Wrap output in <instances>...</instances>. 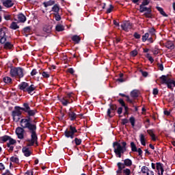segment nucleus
Returning a JSON list of instances; mask_svg holds the SVG:
<instances>
[{"label": "nucleus", "mask_w": 175, "mask_h": 175, "mask_svg": "<svg viewBox=\"0 0 175 175\" xmlns=\"http://www.w3.org/2000/svg\"><path fill=\"white\" fill-rule=\"evenodd\" d=\"M147 133L152 137L153 142H155V140H157V138H155V135L154 134V131L152 130H148Z\"/></svg>", "instance_id": "obj_25"}, {"label": "nucleus", "mask_w": 175, "mask_h": 175, "mask_svg": "<svg viewBox=\"0 0 175 175\" xmlns=\"http://www.w3.org/2000/svg\"><path fill=\"white\" fill-rule=\"evenodd\" d=\"M22 151L25 155V157H30L31 156V150H29V148L28 147H24L22 149Z\"/></svg>", "instance_id": "obj_15"}, {"label": "nucleus", "mask_w": 175, "mask_h": 175, "mask_svg": "<svg viewBox=\"0 0 175 175\" xmlns=\"http://www.w3.org/2000/svg\"><path fill=\"white\" fill-rule=\"evenodd\" d=\"M120 96H126V101L127 102H129L130 103H132V100H131V98H129V96H126L125 94H122V93H120L119 94Z\"/></svg>", "instance_id": "obj_48"}, {"label": "nucleus", "mask_w": 175, "mask_h": 175, "mask_svg": "<svg viewBox=\"0 0 175 175\" xmlns=\"http://www.w3.org/2000/svg\"><path fill=\"white\" fill-rule=\"evenodd\" d=\"M12 47H13V45L10 42H5V49H12Z\"/></svg>", "instance_id": "obj_51"}, {"label": "nucleus", "mask_w": 175, "mask_h": 175, "mask_svg": "<svg viewBox=\"0 0 175 175\" xmlns=\"http://www.w3.org/2000/svg\"><path fill=\"white\" fill-rule=\"evenodd\" d=\"M5 42H6V36L0 37V43H1V44H3V43H5Z\"/></svg>", "instance_id": "obj_50"}, {"label": "nucleus", "mask_w": 175, "mask_h": 175, "mask_svg": "<svg viewBox=\"0 0 175 175\" xmlns=\"http://www.w3.org/2000/svg\"><path fill=\"white\" fill-rule=\"evenodd\" d=\"M131 96L132 98H137L139 96V91L134 90L131 92Z\"/></svg>", "instance_id": "obj_26"}, {"label": "nucleus", "mask_w": 175, "mask_h": 175, "mask_svg": "<svg viewBox=\"0 0 175 175\" xmlns=\"http://www.w3.org/2000/svg\"><path fill=\"white\" fill-rule=\"evenodd\" d=\"M4 83H5V84H10V83H12V78L9 77H5L3 79Z\"/></svg>", "instance_id": "obj_31"}, {"label": "nucleus", "mask_w": 175, "mask_h": 175, "mask_svg": "<svg viewBox=\"0 0 175 175\" xmlns=\"http://www.w3.org/2000/svg\"><path fill=\"white\" fill-rule=\"evenodd\" d=\"M3 5L5 8H12L14 5V1L12 0H1Z\"/></svg>", "instance_id": "obj_12"}, {"label": "nucleus", "mask_w": 175, "mask_h": 175, "mask_svg": "<svg viewBox=\"0 0 175 175\" xmlns=\"http://www.w3.org/2000/svg\"><path fill=\"white\" fill-rule=\"evenodd\" d=\"M123 165H124V167L127 166L128 167H129L132 165V160H131L130 159H124Z\"/></svg>", "instance_id": "obj_21"}, {"label": "nucleus", "mask_w": 175, "mask_h": 175, "mask_svg": "<svg viewBox=\"0 0 175 175\" xmlns=\"http://www.w3.org/2000/svg\"><path fill=\"white\" fill-rule=\"evenodd\" d=\"M128 122H129V120H128V119L122 120V124L123 125H126V124H128Z\"/></svg>", "instance_id": "obj_58"}, {"label": "nucleus", "mask_w": 175, "mask_h": 175, "mask_svg": "<svg viewBox=\"0 0 175 175\" xmlns=\"http://www.w3.org/2000/svg\"><path fill=\"white\" fill-rule=\"evenodd\" d=\"M123 175H131V170L129 168H124L122 170Z\"/></svg>", "instance_id": "obj_38"}, {"label": "nucleus", "mask_w": 175, "mask_h": 175, "mask_svg": "<svg viewBox=\"0 0 175 175\" xmlns=\"http://www.w3.org/2000/svg\"><path fill=\"white\" fill-rule=\"evenodd\" d=\"M18 88L21 91H23V92H27L29 95H33V91L36 90V86L33 84L29 85L27 82H22L18 85Z\"/></svg>", "instance_id": "obj_3"}, {"label": "nucleus", "mask_w": 175, "mask_h": 175, "mask_svg": "<svg viewBox=\"0 0 175 175\" xmlns=\"http://www.w3.org/2000/svg\"><path fill=\"white\" fill-rule=\"evenodd\" d=\"M44 32H46V33H50L51 32V26H45L43 28Z\"/></svg>", "instance_id": "obj_35"}, {"label": "nucleus", "mask_w": 175, "mask_h": 175, "mask_svg": "<svg viewBox=\"0 0 175 175\" xmlns=\"http://www.w3.org/2000/svg\"><path fill=\"white\" fill-rule=\"evenodd\" d=\"M160 80L161 81V83L166 84L167 88H170V90H173V88H174L175 81L170 79L169 75H162L160 77Z\"/></svg>", "instance_id": "obj_4"}, {"label": "nucleus", "mask_w": 175, "mask_h": 175, "mask_svg": "<svg viewBox=\"0 0 175 175\" xmlns=\"http://www.w3.org/2000/svg\"><path fill=\"white\" fill-rule=\"evenodd\" d=\"M11 162H13L14 163H18L19 160L16 157H12L10 158Z\"/></svg>", "instance_id": "obj_43"}, {"label": "nucleus", "mask_w": 175, "mask_h": 175, "mask_svg": "<svg viewBox=\"0 0 175 175\" xmlns=\"http://www.w3.org/2000/svg\"><path fill=\"white\" fill-rule=\"evenodd\" d=\"M72 143H75L76 146H80V144H81V139L75 137V139L72 142Z\"/></svg>", "instance_id": "obj_32"}, {"label": "nucleus", "mask_w": 175, "mask_h": 175, "mask_svg": "<svg viewBox=\"0 0 175 175\" xmlns=\"http://www.w3.org/2000/svg\"><path fill=\"white\" fill-rule=\"evenodd\" d=\"M10 139V137L8 136V135H4V136H3V137H1V140L2 142H4L9 141Z\"/></svg>", "instance_id": "obj_42"}, {"label": "nucleus", "mask_w": 175, "mask_h": 175, "mask_svg": "<svg viewBox=\"0 0 175 175\" xmlns=\"http://www.w3.org/2000/svg\"><path fill=\"white\" fill-rule=\"evenodd\" d=\"M61 102L64 106H68V104L70 103L71 102H73V100H66L65 98H62L61 100Z\"/></svg>", "instance_id": "obj_24"}, {"label": "nucleus", "mask_w": 175, "mask_h": 175, "mask_svg": "<svg viewBox=\"0 0 175 175\" xmlns=\"http://www.w3.org/2000/svg\"><path fill=\"white\" fill-rule=\"evenodd\" d=\"M38 73V71H36V69H33L31 72V76H35L36 75H37Z\"/></svg>", "instance_id": "obj_61"}, {"label": "nucleus", "mask_w": 175, "mask_h": 175, "mask_svg": "<svg viewBox=\"0 0 175 175\" xmlns=\"http://www.w3.org/2000/svg\"><path fill=\"white\" fill-rule=\"evenodd\" d=\"M165 46L167 49H170V50H173L174 49V44L172 41H167L165 44Z\"/></svg>", "instance_id": "obj_17"}, {"label": "nucleus", "mask_w": 175, "mask_h": 175, "mask_svg": "<svg viewBox=\"0 0 175 175\" xmlns=\"http://www.w3.org/2000/svg\"><path fill=\"white\" fill-rule=\"evenodd\" d=\"M118 102H119V103H120V105H121L123 107H124L126 111H128V107H126V106H125V103L124 102V100H122V99H119Z\"/></svg>", "instance_id": "obj_39"}, {"label": "nucleus", "mask_w": 175, "mask_h": 175, "mask_svg": "<svg viewBox=\"0 0 175 175\" xmlns=\"http://www.w3.org/2000/svg\"><path fill=\"white\" fill-rule=\"evenodd\" d=\"M25 175H33V172L32 171H27Z\"/></svg>", "instance_id": "obj_64"}, {"label": "nucleus", "mask_w": 175, "mask_h": 175, "mask_svg": "<svg viewBox=\"0 0 175 175\" xmlns=\"http://www.w3.org/2000/svg\"><path fill=\"white\" fill-rule=\"evenodd\" d=\"M148 32L149 33H150L151 36H154L157 38V36H155V33H156L155 29L150 28L149 29Z\"/></svg>", "instance_id": "obj_41"}, {"label": "nucleus", "mask_w": 175, "mask_h": 175, "mask_svg": "<svg viewBox=\"0 0 175 175\" xmlns=\"http://www.w3.org/2000/svg\"><path fill=\"white\" fill-rule=\"evenodd\" d=\"M159 92V90H158V88L153 89V92H152L153 95H158Z\"/></svg>", "instance_id": "obj_57"}, {"label": "nucleus", "mask_w": 175, "mask_h": 175, "mask_svg": "<svg viewBox=\"0 0 175 175\" xmlns=\"http://www.w3.org/2000/svg\"><path fill=\"white\" fill-rule=\"evenodd\" d=\"M147 175H154V172L150 170H148Z\"/></svg>", "instance_id": "obj_63"}, {"label": "nucleus", "mask_w": 175, "mask_h": 175, "mask_svg": "<svg viewBox=\"0 0 175 175\" xmlns=\"http://www.w3.org/2000/svg\"><path fill=\"white\" fill-rule=\"evenodd\" d=\"M140 72H141L142 76H144V77H147V76H148V72H147L146 71H143L142 70H140Z\"/></svg>", "instance_id": "obj_53"}, {"label": "nucleus", "mask_w": 175, "mask_h": 175, "mask_svg": "<svg viewBox=\"0 0 175 175\" xmlns=\"http://www.w3.org/2000/svg\"><path fill=\"white\" fill-rule=\"evenodd\" d=\"M131 151H133V152H137V147H136V144H135V142H131Z\"/></svg>", "instance_id": "obj_27"}, {"label": "nucleus", "mask_w": 175, "mask_h": 175, "mask_svg": "<svg viewBox=\"0 0 175 175\" xmlns=\"http://www.w3.org/2000/svg\"><path fill=\"white\" fill-rule=\"evenodd\" d=\"M117 110V105L109 104V109L107 110V116L108 117H113L114 116V112Z\"/></svg>", "instance_id": "obj_9"}, {"label": "nucleus", "mask_w": 175, "mask_h": 175, "mask_svg": "<svg viewBox=\"0 0 175 175\" xmlns=\"http://www.w3.org/2000/svg\"><path fill=\"white\" fill-rule=\"evenodd\" d=\"M156 169V172H157L158 175H163V172H165V170H163V164L161 163H157Z\"/></svg>", "instance_id": "obj_11"}, {"label": "nucleus", "mask_w": 175, "mask_h": 175, "mask_svg": "<svg viewBox=\"0 0 175 175\" xmlns=\"http://www.w3.org/2000/svg\"><path fill=\"white\" fill-rule=\"evenodd\" d=\"M148 3H150V1L148 0H144L141 5H142L143 6H147Z\"/></svg>", "instance_id": "obj_56"}, {"label": "nucleus", "mask_w": 175, "mask_h": 175, "mask_svg": "<svg viewBox=\"0 0 175 175\" xmlns=\"http://www.w3.org/2000/svg\"><path fill=\"white\" fill-rule=\"evenodd\" d=\"M114 152L118 158H121L122 154L126 151V142H122L121 143L115 142L113 143Z\"/></svg>", "instance_id": "obj_2"}, {"label": "nucleus", "mask_w": 175, "mask_h": 175, "mask_svg": "<svg viewBox=\"0 0 175 175\" xmlns=\"http://www.w3.org/2000/svg\"><path fill=\"white\" fill-rule=\"evenodd\" d=\"M149 169L146 166L142 167L141 172L143 173V174H147Z\"/></svg>", "instance_id": "obj_36"}, {"label": "nucleus", "mask_w": 175, "mask_h": 175, "mask_svg": "<svg viewBox=\"0 0 175 175\" xmlns=\"http://www.w3.org/2000/svg\"><path fill=\"white\" fill-rule=\"evenodd\" d=\"M137 152H138V155H139V157H142V154H143V150H142V148H138L137 149Z\"/></svg>", "instance_id": "obj_59"}, {"label": "nucleus", "mask_w": 175, "mask_h": 175, "mask_svg": "<svg viewBox=\"0 0 175 175\" xmlns=\"http://www.w3.org/2000/svg\"><path fill=\"white\" fill-rule=\"evenodd\" d=\"M123 31H129L132 28V24L129 21H125L121 25Z\"/></svg>", "instance_id": "obj_13"}, {"label": "nucleus", "mask_w": 175, "mask_h": 175, "mask_svg": "<svg viewBox=\"0 0 175 175\" xmlns=\"http://www.w3.org/2000/svg\"><path fill=\"white\" fill-rule=\"evenodd\" d=\"M68 117L71 121H75L76 118H77V114L75 113V112L70 111L68 112Z\"/></svg>", "instance_id": "obj_16"}, {"label": "nucleus", "mask_w": 175, "mask_h": 175, "mask_svg": "<svg viewBox=\"0 0 175 175\" xmlns=\"http://www.w3.org/2000/svg\"><path fill=\"white\" fill-rule=\"evenodd\" d=\"M114 9V7L112 5H109V8L107 10V13H111V11Z\"/></svg>", "instance_id": "obj_54"}, {"label": "nucleus", "mask_w": 175, "mask_h": 175, "mask_svg": "<svg viewBox=\"0 0 175 175\" xmlns=\"http://www.w3.org/2000/svg\"><path fill=\"white\" fill-rule=\"evenodd\" d=\"M10 73L11 77H15V79H23L24 77V69L20 67L11 68Z\"/></svg>", "instance_id": "obj_5"}, {"label": "nucleus", "mask_w": 175, "mask_h": 175, "mask_svg": "<svg viewBox=\"0 0 175 175\" xmlns=\"http://www.w3.org/2000/svg\"><path fill=\"white\" fill-rule=\"evenodd\" d=\"M28 116L26 118L21 119V126L22 128H27L29 133L31 135V139L28 140L29 147L36 144L38 146V135H36V122H32L31 121V117H33L36 114V110L29 109L26 111Z\"/></svg>", "instance_id": "obj_1"}, {"label": "nucleus", "mask_w": 175, "mask_h": 175, "mask_svg": "<svg viewBox=\"0 0 175 175\" xmlns=\"http://www.w3.org/2000/svg\"><path fill=\"white\" fill-rule=\"evenodd\" d=\"M10 29L16 30V29H18V28H20V26H18V25H17V23L12 22L10 24Z\"/></svg>", "instance_id": "obj_20"}, {"label": "nucleus", "mask_w": 175, "mask_h": 175, "mask_svg": "<svg viewBox=\"0 0 175 175\" xmlns=\"http://www.w3.org/2000/svg\"><path fill=\"white\" fill-rule=\"evenodd\" d=\"M52 12L54 13H59V6L57 4H55L52 8Z\"/></svg>", "instance_id": "obj_30"}, {"label": "nucleus", "mask_w": 175, "mask_h": 175, "mask_svg": "<svg viewBox=\"0 0 175 175\" xmlns=\"http://www.w3.org/2000/svg\"><path fill=\"white\" fill-rule=\"evenodd\" d=\"M4 18L6 21H9V20H12V16L9 14H5Z\"/></svg>", "instance_id": "obj_47"}, {"label": "nucleus", "mask_w": 175, "mask_h": 175, "mask_svg": "<svg viewBox=\"0 0 175 175\" xmlns=\"http://www.w3.org/2000/svg\"><path fill=\"white\" fill-rule=\"evenodd\" d=\"M16 140L10 137V139H8V142L7 144L8 150L10 152L13 151V150H14V146L13 145L16 144Z\"/></svg>", "instance_id": "obj_10"}, {"label": "nucleus", "mask_w": 175, "mask_h": 175, "mask_svg": "<svg viewBox=\"0 0 175 175\" xmlns=\"http://www.w3.org/2000/svg\"><path fill=\"white\" fill-rule=\"evenodd\" d=\"M24 129H28L24 128L23 126L17 127L16 129V136H18V138H19L21 140H23V139H24V133L25 132Z\"/></svg>", "instance_id": "obj_8"}, {"label": "nucleus", "mask_w": 175, "mask_h": 175, "mask_svg": "<svg viewBox=\"0 0 175 175\" xmlns=\"http://www.w3.org/2000/svg\"><path fill=\"white\" fill-rule=\"evenodd\" d=\"M72 40L73 42H75V43H79V42H80V37H79V36H73L72 37Z\"/></svg>", "instance_id": "obj_34"}, {"label": "nucleus", "mask_w": 175, "mask_h": 175, "mask_svg": "<svg viewBox=\"0 0 175 175\" xmlns=\"http://www.w3.org/2000/svg\"><path fill=\"white\" fill-rule=\"evenodd\" d=\"M156 9L162 16H163V17H167V14H166V12H165V11L163 10V8L161 7H156Z\"/></svg>", "instance_id": "obj_19"}, {"label": "nucleus", "mask_w": 175, "mask_h": 175, "mask_svg": "<svg viewBox=\"0 0 175 175\" xmlns=\"http://www.w3.org/2000/svg\"><path fill=\"white\" fill-rule=\"evenodd\" d=\"M129 121L131 124V126H133V128L135 126V118L134 117H131L129 118Z\"/></svg>", "instance_id": "obj_46"}, {"label": "nucleus", "mask_w": 175, "mask_h": 175, "mask_svg": "<svg viewBox=\"0 0 175 175\" xmlns=\"http://www.w3.org/2000/svg\"><path fill=\"white\" fill-rule=\"evenodd\" d=\"M21 114H23L21 108L19 107H15V110L12 111V112L14 121L18 122V121H20V117H21Z\"/></svg>", "instance_id": "obj_7"}, {"label": "nucleus", "mask_w": 175, "mask_h": 175, "mask_svg": "<svg viewBox=\"0 0 175 175\" xmlns=\"http://www.w3.org/2000/svg\"><path fill=\"white\" fill-rule=\"evenodd\" d=\"M54 17L56 21H61V16L59 15V13H55Z\"/></svg>", "instance_id": "obj_44"}, {"label": "nucleus", "mask_w": 175, "mask_h": 175, "mask_svg": "<svg viewBox=\"0 0 175 175\" xmlns=\"http://www.w3.org/2000/svg\"><path fill=\"white\" fill-rule=\"evenodd\" d=\"M140 34L137 33H134V38H135V39H140Z\"/></svg>", "instance_id": "obj_62"}, {"label": "nucleus", "mask_w": 175, "mask_h": 175, "mask_svg": "<svg viewBox=\"0 0 175 175\" xmlns=\"http://www.w3.org/2000/svg\"><path fill=\"white\" fill-rule=\"evenodd\" d=\"M23 106L25 108H21V109L23 110L25 112H27V111L29 110L31 108L29 107V105H28V103H24Z\"/></svg>", "instance_id": "obj_33"}, {"label": "nucleus", "mask_w": 175, "mask_h": 175, "mask_svg": "<svg viewBox=\"0 0 175 175\" xmlns=\"http://www.w3.org/2000/svg\"><path fill=\"white\" fill-rule=\"evenodd\" d=\"M139 139H140L141 144L142 146H146V138L144 137V135L141 134L139 135Z\"/></svg>", "instance_id": "obj_28"}, {"label": "nucleus", "mask_w": 175, "mask_h": 175, "mask_svg": "<svg viewBox=\"0 0 175 175\" xmlns=\"http://www.w3.org/2000/svg\"><path fill=\"white\" fill-rule=\"evenodd\" d=\"M156 37L151 36L149 38H148V42H150V43L154 42V39H155Z\"/></svg>", "instance_id": "obj_55"}, {"label": "nucleus", "mask_w": 175, "mask_h": 175, "mask_svg": "<svg viewBox=\"0 0 175 175\" xmlns=\"http://www.w3.org/2000/svg\"><path fill=\"white\" fill-rule=\"evenodd\" d=\"M150 9V8H147L145 5H139L140 13H144V12H147Z\"/></svg>", "instance_id": "obj_22"}, {"label": "nucleus", "mask_w": 175, "mask_h": 175, "mask_svg": "<svg viewBox=\"0 0 175 175\" xmlns=\"http://www.w3.org/2000/svg\"><path fill=\"white\" fill-rule=\"evenodd\" d=\"M77 129L76 126L70 125L69 128H68L64 132V136L67 137V139H75L77 135Z\"/></svg>", "instance_id": "obj_6"}, {"label": "nucleus", "mask_w": 175, "mask_h": 175, "mask_svg": "<svg viewBox=\"0 0 175 175\" xmlns=\"http://www.w3.org/2000/svg\"><path fill=\"white\" fill-rule=\"evenodd\" d=\"M55 2L54 1H45L43 3V5L44 8H48V6H53Z\"/></svg>", "instance_id": "obj_23"}, {"label": "nucleus", "mask_w": 175, "mask_h": 175, "mask_svg": "<svg viewBox=\"0 0 175 175\" xmlns=\"http://www.w3.org/2000/svg\"><path fill=\"white\" fill-rule=\"evenodd\" d=\"M55 29L57 31V32H61L65 29V27H64L62 25H57L55 27Z\"/></svg>", "instance_id": "obj_29"}, {"label": "nucleus", "mask_w": 175, "mask_h": 175, "mask_svg": "<svg viewBox=\"0 0 175 175\" xmlns=\"http://www.w3.org/2000/svg\"><path fill=\"white\" fill-rule=\"evenodd\" d=\"M157 66H158V68H159V70H163V64H157Z\"/></svg>", "instance_id": "obj_60"}, {"label": "nucleus", "mask_w": 175, "mask_h": 175, "mask_svg": "<svg viewBox=\"0 0 175 175\" xmlns=\"http://www.w3.org/2000/svg\"><path fill=\"white\" fill-rule=\"evenodd\" d=\"M149 36H150V33H146L144 36H142V42L147 41Z\"/></svg>", "instance_id": "obj_40"}, {"label": "nucleus", "mask_w": 175, "mask_h": 175, "mask_svg": "<svg viewBox=\"0 0 175 175\" xmlns=\"http://www.w3.org/2000/svg\"><path fill=\"white\" fill-rule=\"evenodd\" d=\"M42 77H44L45 79H49V77H50V73L47 72H42Z\"/></svg>", "instance_id": "obj_49"}, {"label": "nucleus", "mask_w": 175, "mask_h": 175, "mask_svg": "<svg viewBox=\"0 0 175 175\" xmlns=\"http://www.w3.org/2000/svg\"><path fill=\"white\" fill-rule=\"evenodd\" d=\"M8 31V29L6 27L0 28V38L6 36V32Z\"/></svg>", "instance_id": "obj_18"}, {"label": "nucleus", "mask_w": 175, "mask_h": 175, "mask_svg": "<svg viewBox=\"0 0 175 175\" xmlns=\"http://www.w3.org/2000/svg\"><path fill=\"white\" fill-rule=\"evenodd\" d=\"M131 57H136L137 55V50L135 49L131 52Z\"/></svg>", "instance_id": "obj_52"}, {"label": "nucleus", "mask_w": 175, "mask_h": 175, "mask_svg": "<svg viewBox=\"0 0 175 175\" xmlns=\"http://www.w3.org/2000/svg\"><path fill=\"white\" fill-rule=\"evenodd\" d=\"M23 32L25 33H29L31 32V27L28 26L23 29Z\"/></svg>", "instance_id": "obj_45"}, {"label": "nucleus", "mask_w": 175, "mask_h": 175, "mask_svg": "<svg viewBox=\"0 0 175 175\" xmlns=\"http://www.w3.org/2000/svg\"><path fill=\"white\" fill-rule=\"evenodd\" d=\"M145 17H147L148 18H151V8L148 10L146 12L144 13Z\"/></svg>", "instance_id": "obj_37"}, {"label": "nucleus", "mask_w": 175, "mask_h": 175, "mask_svg": "<svg viewBox=\"0 0 175 175\" xmlns=\"http://www.w3.org/2000/svg\"><path fill=\"white\" fill-rule=\"evenodd\" d=\"M17 18L18 23H25V21H27V17H25V14L21 13L17 15Z\"/></svg>", "instance_id": "obj_14"}]
</instances>
